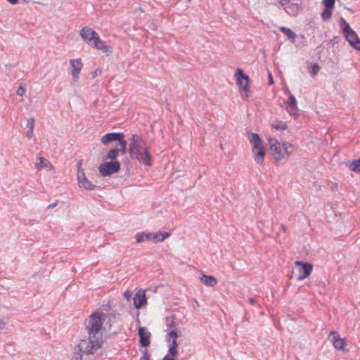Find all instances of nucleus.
I'll return each mask as SVG.
<instances>
[{
    "mask_svg": "<svg viewBox=\"0 0 360 360\" xmlns=\"http://www.w3.org/2000/svg\"><path fill=\"white\" fill-rule=\"evenodd\" d=\"M94 45V47L98 50L101 51L102 52L110 54L112 52V49L111 46H106L103 41L99 38V37H96L92 44Z\"/></svg>",
    "mask_w": 360,
    "mask_h": 360,
    "instance_id": "obj_17",
    "label": "nucleus"
},
{
    "mask_svg": "<svg viewBox=\"0 0 360 360\" xmlns=\"http://www.w3.org/2000/svg\"><path fill=\"white\" fill-rule=\"evenodd\" d=\"M165 323L167 326L169 328H172L174 326L173 316L172 317H167L165 319Z\"/></svg>",
    "mask_w": 360,
    "mask_h": 360,
    "instance_id": "obj_39",
    "label": "nucleus"
},
{
    "mask_svg": "<svg viewBox=\"0 0 360 360\" xmlns=\"http://www.w3.org/2000/svg\"><path fill=\"white\" fill-rule=\"evenodd\" d=\"M120 169V164L118 161L105 162L100 165L98 169L103 176H108L117 172Z\"/></svg>",
    "mask_w": 360,
    "mask_h": 360,
    "instance_id": "obj_6",
    "label": "nucleus"
},
{
    "mask_svg": "<svg viewBox=\"0 0 360 360\" xmlns=\"http://www.w3.org/2000/svg\"><path fill=\"white\" fill-rule=\"evenodd\" d=\"M58 200H56V202H54L53 203L49 205H48V207H47V208H48V209H52V208L55 207L58 205Z\"/></svg>",
    "mask_w": 360,
    "mask_h": 360,
    "instance_id": "obj_44",
    "label": "nucleus"
},
{
    "mask_svg": "<svg viewBox=\"0 0 360 360\" xmlns=\"http://www.w3.org/2000/svg\"><path fill=\"white\" fill-rule=\"evenodd\" d=\"M349 168L350 170L360 174V158L352 161L349 164Z\"/></svg>",
    "mask_w": 360,
    "mask_h": 360,
    "instance_id": "obj_24",
    "label": "nucleus"
},
{
    "mask_svg": "<svg viewBox=\"0 0 360 360\" xmlns=\"http://www.w3.org/2000/svg\"><path fill=\"white\" fill-rule=\"evenodd\" d=\"M162 360H175L174 359L170 357L169 355H166Z\"/></svg>",
    "mask_w": 360,
    "mask_h": 360,
    "instance_id": "obj_49",
    "label": "nucleus"
},
{
    "mask_svg": "<svg viewBox=\"0 0 360 360\" xmlns=\"http://www.w3.org/2000/svg\"><path fill=\"white\" fill-rule=\"evenodd\" d=\"M141 360H150L149 354L146 352H145L143 353V356L141 358Z\"/></svg>",
    "mask_w": 360,
    "mask_h": 360,
    "instance_id": "obj_43",
    "label": "nucleus"
},
{
    "mask_svg": "<svg viewBox=\"0 0 360 360\" xmlns=\"http://www.w3.org/2000/svg\"><path fill=\"white\" fill-rule=\"evenodd\" d=\"M330 342L338 350H343L345 346L344 339L340 338L337 331H332L330 334Z\"/></svg>",
    "mask_w": 360,
    "mask_h": 360,
    "instance_id": "obj_11",
    "label": "nucleus"
},
{
    "mask_svg": "<svg viewBox=\"0 0 360 360\" xmlns=\"http://www.w3.org/2000/svg\"><path fill=\"white\" fill-rule=\"evenodd\" d=\"M308 69L311 77H314L319 73L320 66L318 64H315L311 65L310 68L309 67Z\"/></svg>",
    "mask_w": 360,
    "mask_h": 360,
    "instance_id": "obj_27",
    "label": "nucleus"
},
{
    "mask_svg": "<svg viewBox=\"0 0 360 360\" xmlns=\"http://www.w3.org/2000/svg\"><path fill=\"white\" fill-rule=\"evenodd\" d=\"M248 302H250V304H252V305H255V300H254L253 298H252V297H250V298L248 299Z\"/></svg>",
    "mask_w": 360,
    "mask_h": 360,
    "instance_id": "obj_48",
    "label": "nucleus"
},
{
    "mask_svg": "<svg viewBox=\"0 0 360 360\" xmlns=\"http://www.w3.org/2000/svg\"><path fill=\"white\" fill-rule=\"evenodd\" d=\"M333 10V8L328 9V8H325L324 11L321 13V17H322L323 20H326L330 19L331 18Z\"/></svg>",
    "mask_w": 360,
    "mask_h": 360,
    "instance_id": "obj_31",
    "label": "nucleus"
},
{
    "mask_svg": "<svg viewBox=\"0 0 360 360\" xmlns=\"http://www.w3.org/2000/svg\"><path fill=\"white\" fill-rule=\"evenodd\" d=\"M82 38L89 45H91L98 37L97 33L91 27H84L80 31Z\"/></svg>",
    "mask_w": 360,
    "mask_h": 360,
    "instance_id": "obj_9",
    "label": "nucleus"
},
{
    "mask_svg": "<svg viewBox=\"0 0 360 360\" xmlns=\"http://www.w3.org/2000/svg\"><path fill=\"white\" fill-rule=\"evenodd\" d=\"M33 134H34V129H28V130L26 132L27 137L30 139L33 136Z\"/></svg>",
    "mask_w": 360,
    "mask_h": 360,
    "instance_id": "obj_42",
    "label": "nucleus"
},
{
    "mask_svg": "<svg viewBox=\"0 0 360 360\" xmlns=\"http://www.w3.org/2000/svg\"><path fill=\"white\" fill-rule=\"evenodd\" d=\"M80 187L87 190H94L96 187L95 184H92L87 178L79 184Z\"/></svg>",
    "mask_w": 360,
    "mask_h": 360,
    "instance_id": "obj_23",
    "label": "nucleus"
},
{
    "mask_svg": "<svg viewBox=\"0 0 360 360\" xmlns=\"http://www.w3.org/2000/svg\"><path fill=\"white\" fill-rule=\"evenodd\" d=\"M286 105H292V106L297 105V101L295 97L290 93L289 100L286 103Z\"/></svg>",
    "mask_w": 360,
    "mask_h": 360,
    "instance_id": "obj_37",
    "label": "nucleus"
},
{
    "mask_svg": "<svg viewBox=\"0 0 360 360\" xmlns=\"http://www.w3.org/2000/svg\"><path fill=\"white\" fill-rule=\"evenodd\" d=\"M273 128L278 131H284L288 128V125L284 122H278L271 124Z\"/></svg>",
    "mask_w": 360,
    "mask_h": 360,
    "instance_id": "obj_28",
    "label": "nucleus"
},
{
    "mask_svg": "<svg viewBox=\"0 0 360 360\" xmlns=\"http://www.w3.org/2000/svg\"><path fill=\"white\" fill-rule=\"evenodd\" d=\"M177 343H172L169 346V352L172 356H176L177 354Z\"/></svg>",
    "mask_w": 360,
    "mask_h": 360,
    "instance_id": "obj_33",
    "label": "nucleus"
},
{
    "mask_svg": "<svg viewBox=\"0 0 360 360\" xmlns=\"http://www.w3.org/2000/svg\"><path fill=\"white\" fill-rule=\"evenodd\" d=\"M298 9L297 4H291L288 6L285 7V11L290 15H294V8Z\"/></svg>",
    "mask_w": 360,
    "mask_h": 360,
    "instance_id": "obj_32",
    "label": "nucleus"
},
{
    "mask_svg": "<svg viewBox=\"0 0 360 360\" xmlns=\"http://www.w3.org/2000/svg\"><path fill=\"white\" fill-rule=\"evenodd\" d=\"M132 295V292L131 290H126L124 292V297L126 298L127 300H130Z\"/></svg>",
    "mask_w": 360,
    "mask_h": 360,
    "instance_id": "obj_40",
    "label": "nucleus"
},
{
    "mask_svg": "<svg viewBox=\"0 0 360 360\" xmlns=\"http://www.w3.org/2000/svg\"><path fill=\"white\" fill-rule=\"evenodd\" d=\"M70 66L72 68V75L73 77L74 80H77L79 74L82 70V68L83 66L82 60L80 58L78 59H72L70 60Z\"/></svg>",
    "mask_w": 360,
    "mask_h": 360,
    "instance_id": "obj_12",
    "label": "nucleus"
},
{
    "mask_svg": "<svg viewBox=\"0 0 360 360\" xmlns=\"http://www.w3.org/2000/svg\"><path fill=\"white\" fill-rule=\"evenodd\" d=\"M270 150L276 161L281 160L285 155H290L293 151V146L290 143H279L276 139H269Z\"/></svg>",
    "mask_w": 360,
    "mask_h": 360,
    "instance_id": "obj_3",
    "label": "nucleus"
},
{
    "mask_svg": "<svg viewBox=\"0 0 360 360\" xmlns=\"http://www.w3.org/2000/svg\"><path fill=\"white\" fill-rule=\"evenodd\" d=\"M235 77L238 85H239L244 91H248L250 89L249 77L244 73L241 69L238 68L235 73Z\"/></svg>",
    "mask_w": 360,
    "mask_h": 360,
    "instance_id": "obj_8",
    "label": "nucleus"
},
{
    "mask_svg": "<svg viewBox=\"0 0 360 360\" xmlns=\"http://www.w3.org/2000/svg\"><path fill=\"white\" fill-rule=\"evenodd\" d=\"M279 1L283 6H285L286 4H288V2H289V0H279Z\"/></svg>",
    "mask_w": 360,
    "mask_h": 360,
    "instance_id": "obj_47",
    "label": "nucleus"
},
{
    "mask_svg": "<svg viewBox=\"0 0 360 360\" xmlns=\"http://www.w3.org/2000/svg\"><path fill=\"white\" fill-rule=\"evenodd\" d=\"M35 167L38 170L45 169L50 171L53 168V166L49 160L44 157H39L37 159Z\"/></svg>",
    "mask_w": 360,
    "mask_h": 360,
    "instance_id": "obj_16",
    "label": "nucleus"
},
{
    "mask_svg": "<svg viewBox=\"0 0 360 360\" xmlns=\"http://www.w3.org/2000/svg\"><path fill=\"white\" fill-rule=\"evenodd\" d=\"M135 238H136V243H141L151 240L152 233H146L144 232H139L136 234Z\"/></svg>",
    "mask_w": 360,
    "mask_h": 360,
    "instance_id": "obj_20",
    "label": "nucleus"
},
{
    "mask_svg": "<svg viewBox=\"0 0 360 360\" xmlns=\"http://www.w3.org/2000/svg\"><path fill=\"white\" fill-rule=\"evenodd\" d=\"M325 8H334L335 0H323Z\"/></svg>",
    "mask_w": 360,
    "mask_h": 360,
    "instance_id": "obj_36",
    "label": "nucleus"
},
{
    "mask_svg": "<svg viewBox=\"0 0 360 360\" xmlns=\"http://www.w3.org/2000/svg\"><path fill=\"white\" fill-rule=\"evenodd\" d=\"M138 331L141 345L143 347H148L150 345V333L143 327H139Z\"/></svg>",
    "mask_w": 360,
    "mask_h": 360,
    "instance_id": "obj_15",
    "label": "nucleus"
},
{
    "mask_svg": "<svg viewBox=\"0 0 360 360\" xmlns=\"http://www.w3.org/2000/svg\"><path fill=\"white\" fill-rule=\"evenodd\" d=\"M340 25H341L344 34L349 32L351 30H353L350 27L349 23L342 18L340 19Z\"/></svg>",
    "mask_w": 360,
    "mask_h": 360,
    "instance_id": "obj_26",
    "label": "nucleus"
},
{
    "mask_svg": "<svg viewBox=\"0 0 360 360\" xmlns=\"http://www.w3.org/2000/svg\"><path fill=\"white\" fill-rule=\"evenodd\" d=\"M35 120L33 117H30L27 120L26 127L28 129H34Z\"/></svg>",
    "mask_w": 360,
    "mask_h": 360,
    "instance_id": "obj_38",
    "label": "nucleus"
},
{
    "mask_svg": "<svg viewBox=\"0 0 360 360\" xmlns=\"http://www.w3.org/2000/svg\"><path fill=\"white\" fill-rule=\"evenodd\" d=\"M167 336H168V338H167V340L168 342L177 343L176 339H177L178 335H177L176 332H175L174 330H172L167 334Z\"/></svg>",
    "mask_w": 360,
    "mask_h": 360,
    "instance_id": "obj_30",
    "label": "nucleus"
},
{
    "mask_svg": "<svg viewBox=\"0 0 360 360\" xmlns=\"http://www.w3.org/2000/svg\"><path fill=\"white\" fill-rule=\"evenodd\" d=\"M282 229L283 231H286V226H284V225H282Z\"/></svg>",
    "mask_w": 360,
    "mask_h": 360,
    "instance_id": "obj_51",
    "label": "nucleus"
},
{
    "mask_svg": "<svg viewBox=\"0 0 360 360\" xmlns=\"http://www.w3.org/2000/svg\"><path fill=\"white\" fill-rule=\"evenodd\" d=\"M269 83L270 85L274 84V79L271 73L269 74Z\"/></svg>",
    "mask_w": 360,
    "mask_h": 360,
    "instance_id": "obj_45",
    "label": "nucleus"
},
{
    "mask_svg": "<svg viewBox=\"0 0 360 360\" xmlns=\"http://www.w3.org/2000/svg\"><path fill=\"white\" fill-rule=\"evenodd\" d=\"M122 138H124V134L120 132H112L105 134L101 139L102 144L106 145L112 143L114 141L119 142Z\"/></svg>",
    "mask_w": 360,
    "mask_h": 360,
    "instance_id": "obj_10",
    "label": "nucleus"
},
{
    "mask_svg": "<svg viewBox=\"0 0 360 360\" xmlns=\"http://www.w3.org/2000/svg\"><path fill=\"white\" fill-rule=\"evenodd\" d=\"M86 179V177L84 174L83 169H81L80 167H79L78 170H77V180H78L79 184Z\"/></svg>",
    "mask_w": 360,
    "mask_h": 360,
    "instance_id": "obj_35",
    "label": "nucleus"
},
{
    "mask_svg": "<svg viewBox=\"0 0 360 360\" xmlns=\"http://www.w3.org/2000/svg\"><path fill=\"white\" fill-rule=\"evenodd\" d=\"M142 138L134 134L129 139L128 153L133 160H137L147 166L151 165V155L147 148L142 146Z\"/></svg>",
    "mask_w": 360,
    "mask_h": 360,
    "instance_id": "obj_2",
    "label": "nucleus"
},
{
    "mask_svg": "<svg viewBox=\"0 0 360 360\" xmlns=\"http://www.w3.org/2000/svg\"><path fill=\"white\" fill-rule=\"evenodd\" d=\"M17 94L18 96H22L25 93V89L22 86H19V88L17 90Z\"/></svg>",
    "mask_w": 360,
    "mask_h": 360,
    "instance_id": "obj_41",
    "label": "nucleus"
},
{
    "mask_svg": "<svg viewBox=\"0 0 360 360\" xmlns=\"http://www.w3.org/2000/svg\"><path fill=\"white\" fill-rule=\"evenodd\" d=\"M86 179V177L84 174L83 169H81L80 167H79L78 170H77V180H78L79 184Z\"/></svg>",
    "mask_w": 360,
    "mask_h": 360,
    "instance_id": "obj_34",
    "label": "nucleus"
},
{
    "mask_svg": "<svg viewBox=\"0 0 360 360\" xmlns=\"http://www.w3.org/2000/svg\"><path fill=\"white\" fill-rule=\"evenodd\" d=\"M279 30L289 39H295L297 37L296 34L290 28L285 27H280Z\"/></svg>",
    "mask_w": 360,
    "mask_h": 360,
    "instance_id": "obj_22",
    "label": "nucleus"
},
{
    "mask_svg": "<svg viewBox=\"0 0 360 360\" xmlns=\"http://www.w3.org/2000/svg\"><path fill=\"white\" fill-rule=\"evenodd\" d=\"M119 147L120 151L122 155L125 154L127 150V143L124 140V138H122L120 141L118 142V144L116 146Z\"/></svg>",
    "mask_w": 360,
    "mask_h": 360,
    "instance_id": "obj_25",
    "label": "nucleus"
},
{
    "mask_svg": "<svg viewBox=\"0 0 360 360\" xmlns=\"http://www.w3.org/2000/svg\"><path fill=\"white\" fill-rule=\"evenodd\" d=\"M248 139L252 145V152L253 153L255 161L258 164L264 162L266 154L264 147L259 136L253 132H248Z\"/></svg>",
    "mask_w": 360,
    "mask_h": 360,
    "instance_id": "obj_4",
    "label": "nucleus"
},
{
    "mask_svg": "<svg viewBox=\"0 0 360 360\" xmlns=\"http://www.w3.org/2000/svg\"><path fill=\"white\" fill-rule=\"evenodd\" d=\"M8 1L12 4H16L18 3V0H8Z\"/></svg>",
    "mask_w": 360,
    "mask_h": 360,
    "instance_id": "obj_50",
    "label": "nucleus"
},
{
    "mask_svg": "<svg viewBox=\"0 0 360 360\" xmlns=\"http://www.w3.org/2000/svg\"><path fill=\"white\" fill-rule=\"evenodd\" d=\"M286 110L290 113V115L297 116L298 115L297 105L292 106V105H286Z\"/></svg>",
    "mask_w": 360,
    "mask_h": 360,
    "instance_id": "obj_29",
    "label": "nucleus"
},
{
    "mask_svg": "<svg viewBox=\"0 0 360 360\" xmlns=\"http://www.w3.org/2000/svg\"><path fill=\"white\" fill-rule=\"evenodd\" d=\"M5 324V322L1 319H0V330L4 328Z\"/></svg>",
    "mask_w": 360,
    "mask_h": 360,
    "instance_id": "obj_46",
    "label": "nucleus"
},
{
    "mask_svg": "<svg viewBox=\"0 0 360 360\" xmlns=\"http://www.w3.org/2000/svg\"><path fill=\"white\" fill-rule=\"evenodd\" d=\"M120 149L118 146H116L114 148L110 150L106 155L105 158L111 160V161H115L114 160L119 155Z\"/></svg>",
    "mask_w": 360,
    "mask_h": 360,
    "instance_id": "obj_21",
    "label": "nucleus"
},
{
    "mask_svg": "<svg viewBox=\"0 0 360 360\" xmlns=\"http://www.w3.org/2000/svg\"><path fill=\"white\" fill-rule=\"evenodd\" d=\"M295 266L297 267V281H302L308 277L313 270V265L311 263H307L302 261L295 262Z\"/></svg>",
    "mask_w": 360,
    "mask_h": 360,
    "instance_id": "obj_7",
    "label": "nucleus"
},
{
    "mask_svg": "<svg viewBox=\"0 0 360 360\" xmlns=\"http://www.w3.org/2000/svg\"><path fill=\"white\" fill-rule=\"evenodd\" d=\"M134 305L136 309H139L147 303L145 292L143 290H139L136 292L134 298Z\"/></svg>",
    "mask_w": 360,
    "mask_h": 360,
    "instance_id": "obj_13",
    "label": "nucleus"
},
{
    "mask_svg": "<svg viewBox=\"0 0 360 360\" xmlns=\"http://www.w3.org/2000/svg\"><path fill=\"white\" fill-rule=\"evenodd\" d=\"M101 347L91 345L89 341H80L78 345L79 360H100L95 356V353Z\"/></svg>",
    "mask_w": 360,
    "mask_h": 360,
    "instance_id": "obj_5",
    "label": "nucleus"
},
{
    "mask_svg": "<svg viewBox=\"0 0 360 360\" xmlns=\"http://www.w3.org/2000/svg\"><path fill=\"white\" fill-rule=\"evenodd\" d=\"M347 41L356 49H360V39L354 30L345 34Z\"/></svg>",
    "mask_w": 360,
    "mask_h": 360,
    "instance_id": "obj_14",
    "label": "nucleus"
},
{
    "mask_svg": "<svg viewBox=\"0 0 360 360\" xmlns=\"http://www.w3.org/2000/svg\"><path fill=\"white\" fill-rule=\"evenodd\" d=\"M200 281L207 286L213 287L217 284V280L212 276L202 274Z\"/></svg>",
    "mask_w": 360,
    "mask_h": 360,
    "instance_id": "obj_18",
    "label": "nucleus"
},
{
    "mask_svg": "<svg viewBox=\"0 0 360 360\" xmlns=\"http://www.w3.org/2000/svg\"><path fill=\"white\" fill-rule=\"evenodd\" d=\"M170 233L168 232H159L157 233H152V238L155 243L163 242L166 238L169 237Z\"/></svg>",
    "mask_w": 360,
    "mask_h": 360,
    "instance_id": "obj_19",
    "label": "nucleus"
},
{
    "mask_svg": "<svg viewBox=\"0 0 360 360\" xmlns=\"http://www.w3.org/2000/svg\"><path fill=\"white\" fill-rule=\"evenodd\" d=\"M120 317V314L115 312L110 314L94 312L86 322L89 338L81 341H89L91 345L102 346L104 333L110 331L112 324L116 323Z\"/></svg>",
    "mask_w": 360,
    "mask_h": 360,
    "instance_id": "obj_1",
    "label": "nucleus"
}]
</instances>
